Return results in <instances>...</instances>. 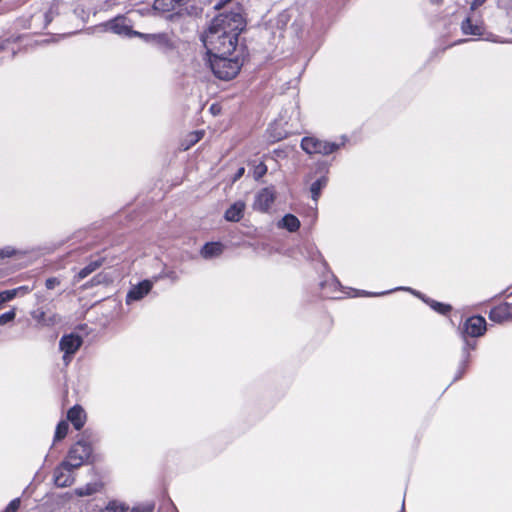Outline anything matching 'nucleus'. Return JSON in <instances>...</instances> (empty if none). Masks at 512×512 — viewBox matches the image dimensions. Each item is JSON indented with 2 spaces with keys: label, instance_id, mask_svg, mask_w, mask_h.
Segmentation results:
<instances>
[{
  "label": "nucleus",
  "instance_id": "21",
  "mask_svg": "<svg viewBox=\"0 0 512 512\" xmlns=\"http://www.w3.org/2000/svg\"><path fill=\"white\" fill-rule=\"evenodd\" d=\"M142 38L145 39L147 42L155 43L159 45L160 47H166L170 44V39L167 36V34L160 33V34H142Z\"/></svg>",
  "mask_w": 512,
  "mask_h": 512
},
{
  "label": "nucleus",
  "instance_id": "9",
  "mask_svg": "<svg viewBox=\"0 0 512 512\" xmlns=\"http://www.w3.org/2000/svg\"><path fill=\"white\" fill-rule=\"evenodd\" d=\"M110 29L118 35L125 37H141L142 33L132 30L129 21L125 17H117L110 22Z\"/></svg>",
  "mask_w": 512,
  "mask_h": 512
},
{
  "label": "nucleus",
  "instance_id": "18",
  "mask_svg": "<svg viewBox=\"0 0 512 512\" xmlns=\"http://www.w3.org/2000/svg\"><path fill=\"white\" fill-rule=\"evenodd\" d=\"M278 226L285 228L290 232H295L300 227V221L296 216L292 214H286L278 223Z\"/></svg>",
  "mask_w": 512,
  "mask_h": 512
},
{
  "label": "nucleus",
  "instance_id": "30",
  "mask_svg": "<svg viewBox=\"0 0 512 512\" xmlns=\"http://www.w3.org/2000/svg\"><path fill=\"white\" fill-rule=\"evenodd\" d=\"M154 509V504L152 503H146L134 506L130 512H152Z\"/></svg>",
  "mask_w": 512,
  "mask_h": 512
},
{
  "label": "nucleus",
  "instance_id": "13",
  "mask_svg": "<svg viewBox=\"0 0 512 512\" xmlns=\"http://www.w3.org/2000/svg\"><path fill=\"white\" fill-rule=\"evenodd\" d=\"M190 0H155L153 4L154 10L162 13L171 11H180L181 7Z\"/></svg>",
  "mask_w": 512,
  "mask_h": 512
},
{
  "label": "nucleus",
  "instance_id": "11",
  "mask_svg": "<svg viewBox=\"0 0 512 512\" xmlns=\"http://www.w3.org/2000/svg\"><path fill=\"white\" fill-rule=\"evenodd\" d=\"M152 289V283L149 280H144L138 285L133 286L126 296V303L130 304L133 301L141 300Z\"/></svg>",
  "mask_w": 512,
  "mask_h": 512
},
{
  "label": "nucleus",
  "instance_id": "2",
  "mask_svg": "<svg viewBox=\"0 0 512 512\" xmlns=\"http://www.w3.org/2000/svg\"><path fill=\"white\" fill-rule=\"evenodd\" d=\"M210 66L214 75L221 80L234 78L243 65V52H233L232 55H209Z\"/></svg>",
  "mask_w": 512,
  "mask_h": 512
},
{
  "label": "nucleus",
  "instance_id": "8",
  "mask_svg": "<svg viewBox=\"0 0 512 512\" xmlns=\"http://www.w3.org/2000/svg\"><path fill=\"white\" fill-rule=\"evenodd\" d=\"M275 201V191L273 188H263L260 190L254 201V209L267 212Z\"/></svg>",
  "mask_w": 512,
  "mask_h": 512
},
{
  "label": "nucleus",
  "instance_id": "7",
  "mask_svg": "<svg viewBox=\"0 0 512 512\" xmlns=\"http://www.w3.org/2000/svg\"><path fill=\"white\" fill-rule=\"evenodd\" d=\"M30 315L34 321H36L39 327H52L61 321V318L56 313L48 314L43 308H36L30 312Z\"/></svg>",
  "mask_w": 512,
  "mask_h": 512
},
{
  "label": "nucleus",
  "instance_id": "16",
  "mask_svg": "<svg viewBox=\"0 0 512 512\" xmlns=\"http://www.w3.org/2000/svg\"><path fill=\"white\" fill-rule=\"evenodd\" d=\"M224 246L219 242L206 243L201 249V256L205 259L217 257L223 253Z\"/></svg>",
  "mask_w": 512,
  "mask_h": 512
},
{
  "label": "nucleus",
  "instance_id": "38",
  "mask_svg": "<svg viewBox=\"0 0 512 512\" xmlns=\"http://www.w3.org/2000/svg\"><path fill=\"white\" fill-rule=\"evenodd\" d=\"M384 293H374V294H371V293H367V295H373V296H378V295H383Z\"/></svg>",
  "mask_w": 512,
  "mask_h": 512
},
{
  "label": "nucleus",
  "instance_id": "20",
  "mask_svg": "<svg viewBox=\"0 0 512 512\" xmlns=\"http://www.w3.org/2000/svg\"><path fill=\"white\" fill-rule=\"evenodd\" d=\"M103 262H104L103 258H98V259L92 260L89 264H87L84 268H82L78 272V274H77L78 280H82V279L86 278L88 275H90L91 273H93L95 270H97L99 267L102 266Z\"/></svg>",
  "mask_w": 512,
  "mask_h": 512
},
{
  "label": "nucleus",
  "instance_id": "4",
  "mask_svg": "<svg viewBox=\"0 0 512 512\" xmlns=\"http://www.w3.org/2000/svg\"><path fill=\"white\" fill-rule=\"evenodd\" d=\"M91 453V445L84 440H79L70 448L64 462L77 469L90 457Z\"/></svg>",
  "mask_w": 512,
  "mask_h": 512
},
{
  "label": "nucleus",
  "instance_id": "34",
  "mask_svg": "<svg viewBox=\"0 0 512 512\" xmlns=\"http://www.w3.org/2000/svg\"><path fill=\"white\" fill-rule=\"evenodd\" d=\"M244 173H245V168L240 167L233 177V182H236L237 180H239L244 175Z\"/></svg>",
  "mask_w": 512,
  "mask_h": 512
},
{
  "label": "nucleus",
  "instance_id": "32",
  "mask_svg": "<svg viewBox=\"0 0 512 512\" xmlns=\"http://www.w3.org/2000/svg\"><path fill=\"white\" fill-rule=\"evenodd\" d=\"M33 287H29V286H20L18 288H15L14 290H16V296L17 295H25L27 293H29L30 291H32Z\"/></svg>",
  "mask_w": 512,
  "mask_h": 512
},
{
  "label": "nucleus",
  "instance_id": "23",
  "mask_svg": "<svg viewBox=\"0 0 512 512\" xmlns=\"http://www.w3.org/2000/svg\"><path fill=\"white\" fill-rule=\"evenodd\" d=\"M128 510L129 507L125 503L111 500L104 508L100 509L99 512H127Z\"/></svg>",
  "mask_w": 512,
  "mask_h": 512
},
{
  "label": "nucleus",
  "instance_id": "12",
  "mask_svg": "<svg viewBox=\"0 0 512 512\" xmlns=\"http://www.w3.org/2000/svg\"><path fill=\"white\" fill-rule=\"evenodd\" d=\"M489 319L495 323H503L512 319L511 307L509 303L500 304L489 313Z\"/></svg>",
  "mask_w": 512,
  "mask_h": 512
},
{
  "label": "nucleus",
  "instance_id": "15",
  "mask_svg": "<svg viewBox=\"0 0 512 512\" xmlns=\"http://www.w3.org/2000/svg\"><path fill=\"white\" fill-rule=\"evenodd\" d=\"M244 210L245 203L243 201H237L225 211L224 217L229 222H238L243 217Z\"/></svg>",
  "mask_w": 512,
  "mask_h": 512
},
{
  "label": "nucleus",
  "instance_id": "29",
  "mask_svg": "<svg viewBox=\"0 0 512 512\" xmlns=\"http://www.w3.org/2000/svg\"><path fill=\"white\" fill-rule=\"evenodd\" d=\"M15 310H10L0 315V325H5L15 319Z\"/></svg>",
  "mask_w": 512,
  "mask_h": 512
},
{
  "label": "nucleus",
  "instance_id": "10",
  "mask_svg": "<svg viewBox=\"0 0 512 512\" xmlns=\"http://www.w3.org/2000/svg\"><path fill=\"white\" fill-rule=\"evenodd\" d=\"M486 330V320L482 316H472L464 324V331L471 337H479Z\"/></svg>",
  "mask_w": 512,
  "mask_h": 512
},
{
  "label": "nucleus",
  "instance_id": "36",
  "mask_svg": "<svg viewBox=\"0 0 512 512\" xmlns=\"http://www.w3.org/2000/svg\"><path fill=\"white\" fill-rule=\"evenodd\" d=\"M172 280H177V276L174 272H171L169 275H168Z\"/></svg>",
  "mask_w": 512,
  "mask_h": 512
},
{
  "label": "nucleus",
  "instance_id": "33",
  "mask_svg": "<svg viewBox=\"0 0 512 512\" xmlns=\"http://www.w3.org/2000/svg\"><path fill=\"white\" fill-rule=\"evenodd\" d=\"M487 0H473L472 3H471V7L470 9L472 11L476 10L477 8H479L480 6H482Z\"/></svg>",
  "mask_w": 512,
  "mask_h": 512
},
{
  "label": "nucleus",
  "instance_id": "17",
  "mask_svg": "<svg viewBox=\"0 0 512 512\" xmlns=\"http://www.w3.org/2000/svg\"><path fill=\"white\" fill-rule=\"evenodd\" d=\"M462 32L466 35L481 36L484 33V26L482 23L473 24L470 17H467L461 24Z\"/></svg>",
  "mask_w": 512,
  "mask_h": 512
},
{
  "label": "nucleus",
  "instance_id": "28",
  "mask_svg": "<svg viewBox=\"0 0 512 512\" xmlns=\"http://www.w3.org/2000/svg\"><path fill=\"white\" fill-rule=\"evenodd\" d=\"M267 172V166L261 162L254 167L253 176L256 180L263 177Z\"/></svg>",
  "mask_w": 512,
  "mask_h": 512
},
{
  "label": "nucleus",
  "instance_id": "37",
  "mask_svg": "<svg viewBox=\"0 0 512 512\" xmlns=\"http://www.w3.org/2000/svg\"><path fill=\"white\" fill-rule=\"evenodd\" d=\"M210 110L215 114L216 110L218 111V108L215 105H212Z\"/></svg>",
  "mask_w": 512,
  "mask_h": 512
},
{
  "label": "nucleus",
  "instance_id": "3",
  "mask_svg": "<svg viewBox=\"0 0 512 512\" xmlns=\"http://www.w3.org/2000/svg\"><path fill=\"white\" fill-rule=\"evenodd\" d=\"M340 147L339 144L335 142H329L325 140H321L314 136H307L301 140V148L307 154H320V155H329L334 151L338 150Z\"/></svg>",
  "mask_w": 512,
  "mask_h": 512
},
{
  "label": "nucleus",
  "instance_id": "39",
  "mask_svg": "<svg viewBox=\"0 0 512 512\" xmlns=\"http://www.w3.org/2000/svg\"><path fill=\"white\" fill-rule=\"evenodd\" d=\"M2 49V46L0 45V50Z\"/></svg>",
  "mask_w": 512,
  "mask_h": 512
},
{
  "label": "nucleus",
  "instance_id": "31",
  "mask_svg": "<svg viewBox=\"0 0 512 512\" xmlns=\"http://www.w3.org/2000/svg\"><path fill=\"white\" fill-rule=\"evenodd\" d=\"M59 284H60V280L56 277L48 278L45 282V286L49 290L54 289Z\"/></svg>",
  "mask_w": 512,
  "mask_h": 512
},
{
  "label": "nucleus",
  "instance_id": "6",
  "mask_svg": "<svg viewBox=\"0 0 512 512\" xmlns=\"http://www.w3.org/2000/svg\"><path fill=\"white\" fill-rule=\"evenodd\" d=\"M75 469L63 461L54 470L55 485L61 488L71 486L74 482L73 470Z\"/></svg>",
  "mask_w": 512,
  "mask_h": 512
},
{
  "label": "nucleus",
  "instance_id": "14",
  "mask_svg": "<svg viewBox=\"0 0 512 512\" xmlns=\"http://www.w3.org/2000/svg\"><path fill=\"white\" fill-rule=\"evenodd\" d=\"M67 418L76 430H81L86 422V413L81 406L75 405L69 409Z\"/></svg>",
  "mask_w": 512,
  "mask_h": 512
},
{
  "label": "nucleus",
  "instance_id": "27",
  "mask_svg": "<svg viewBox=\"0 0 512 512\" xmlns=\"http://www.w3.org/2000/svg\"><path fill=\"white\" fill-rule=\"evenodd\" d=\"M16 297V290H5L0 292V306L4 303L13 300Z\"/></svg>",
  "mask_w": 512,
  "mask_h": 512
},
{
  "label": "nucleus",
  "instance_id": "26",
  "mask_svg": "<svg viewBox=\"0 0 512 512\" xmlns=\"http://www.w3.org/2000/svg\"><path fill=\"white\" fill-rule=\"evenodd\" d=\"M426 302L430 304V306L433 310H435L443 315L447 314L451 310V306L447 305V304H443V303H440V302H437L434 300H430V301L427 300Z\"/></svg>",
  "mask_w": 512,
  "mask_h": 512
},
{
  "label": "nucleus",
  "instance_id": "22",
  "mask_svg": "<svg viewBox=\"0 0 512 512\" xmlns=\"http://www.w3.org/2000/svg\"><path fill=\"white\" fill-rule=\"evenodd\" d=\"M327 182H328L327 178L323 176L312 183V185L310 187V191H311L312 199L315 202L320 197L321 190L327 185Z\"/></svg>",
  "mask_w": 512,
  "mask_h": 512
},
{
  "label": "nucleus",
  "instance_id": "25",
  "mask_svg": "<svg viewBox=\"0 0 512 512\" xmlns=\"http://www.w3.org/2000/svg\"><path fill=\"white\" fill-rule=\"evenodd\" d=\"M68 423L66 421H60L56 427L54 441L65 438L68 432Z\"/></svg>",
  "mask_w": 512,
  "mask_h": 512
},
{
  "label": "nucleus",
  "instance_id": "19",
  "mask_svg": "<svg viewBox=\"0 0 512 512\" xmlns=\"http://www.w3.org/2000/svg\"><path fill=\"white\" fill-rule=\"evenodd\" d=\"M103 488L102 482L88 483L84 487L75 489V494L79 497L89 496L101 491Z\"/></svg>",
  "mask_w": 512,
  "mask_h": 512
},
{
  "label": "nucleus",
  "instance_id": "35",
  "mask_svg": "<svg viewBox=\"0 0 512 512\" xmlns=\"http://www.w3.org/2000/svg\"><path fill=\"white\" fill-rule=\"evenodd\" d=\"M51 11L45 14L46 22L49 23L52 20Z\"/></svg>",
  "mask_w": 512,
  "mask_h": 512
},
{
  "label": "nucleus",
  "instance_id": "5",
  "mask_svg": "<svg viewBox=\"0 0 512 512\" xmlns=\"http://www.w3.org/2000/svg\"><path fill=\"white\" fill-rule=\"evenodd\" d=\"M82 345V338L75 334L64 335L60 342L59 347L64 352L63 360L67 365L71 360V355L75 354L76 351Z\"/></svg>",
  "mask_w": 512,
  "mask_h": 512
},
{
  "label": "nucleus",
  "instance_id": "24",
  "mask_svg": "<svg viewBox=\"0 0 512 512\" xmlns=\"http://www.w3.org/2000/svg\"><path fill=\"white\" fill-rule=\"evenodd\" d=\"M204 135L203 131H195L188 135V143L186 145L182 144L184 150H188L191 146L196 144L198 141L202 139Z\"/></svg>",
  "mask_w": 512,
  "mask_h": 512
},
{
  "label": "nucleus",
  "instance_id": "1",
  "mask_svg": "<svg viewBox=\"0 0 512 512\" xmlns=\"http://www.w3.org/2000/svg\"><path fill=\"white\" fill-rule=\"evenodd\" d=\"M246 23L240 9L224 11L217 15L202 36L209 55H232L241 52L239 35Z\"/></svg>",
  "mask_w": 512,
  "mask_h": 512
}]
</instances>
